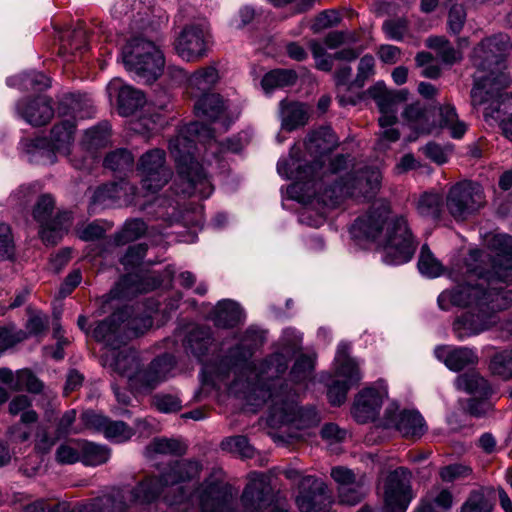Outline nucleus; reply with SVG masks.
<instances>
[{
  "label": "nucleus",
  "instance_id": "nucleus-1",
  "mask_svg": "<svg viewBox=\"0 0 512 512\" xmlns=\"http://www.w3.org/2000/svg\"><path fill=\"white\" fill-rule=\"evenodd\" d=\"M202 470L199 460H176L132 487L110 489L114 511L152 512L161 499L174 512H234V489L226 481L210 476L194 488L181 485L199 479Z\"/></svg>",
  "mask_w": 512,
  "mask_h": 512
},
{
  "label": "nucleus",
  "instance_id": "nucleus-2",
  "mask_svg": "<svg viewBox=\"0 0 512 512\" xmlns=\"http://www.w3.org/2000/svg\"><path fill=\"white\" fill-rule=\"evenodd\" d=\"M491 269L469 268L468 278L451 290L443 291L437 299L442 310L450 306L469 307L456 317L452 330L460 341L479 335L498 322L496 312L512 305V292L501 283H512V237L495 234L488 240Z\"/></svg>",
  "mask_w": 512,
  "mask_h": 512
},
{
  "label": "nucleus",
  "instance_id": "nucleus-3",
  "mask_svg": "<svg viewBox=\"0 0 512 512\" xmlns=\"http://www.w3.org/2000/svg\"><path fill=\"white\" fill-rule=\"evenodd\" d=\"M251 338L253 345L246 346L241 343L229 351V355L220 361L219 364H205L204 372L215 378L224 381L230 373L235 375L233 385L246 383V389L257 395L264 402L271 401L268 422L271 426L293 425L297 429H303L318 424L319 415L313 407H298L295 395L284 389L282 386L278 391L272 390L269 381H275L288 368L289 357L283 352H277L265 361L256 365L250 361L253 349L261 341H258V334L248 329L244 342Z\"/></svg>",
  "mask_w": 512,
  "mask_h": 512
},
{
  "label": "nucleus",
  "instance_id": "nucleus-4",
  "mask_svg": "<svg viewBox=\"0 0 512 512\" xmlns=\"http://www.w3.org/2000/svg\"><path fill=\"white\" fill-rule=\"evenodd\" d=\"M508 50V38L502 34L483 39L473 49L471 60L476 72L471 104L483 106L485 120L499 123L505 137L512 141V93H502L511 82L506 72Z\"/></svg>",
  "mask_w": 512,
  "mask_h": 512
},
{
  "label": "nucleus",
  "instance_id": "nucleus-5",
  "mask_svg": "<svg viewBox=\"0 0 512 512\" xmlns=\"http://www.w3.org/2000/svg\"><path fill=\"white\" fill-rule=\"evenodd\" d=\"M337 146L338 138L334 131L330 127H321L310 133L305 142L308 154L314 159L311 165L301 158V149L297 145L290 149L288 158L278 161L279 175L293 180L287 189L290 198L302 203L310 202L322 191L328 178L347 167V157L337 155L324 168V158Z\"/></svg>",
  "mask_w": 512,
  "mask_h": 512
},
{
  "label": "nucleus",
  "instance_id": "nucleus-6",
  "mask_svg": "<svg viewBox=\"0 0 512 512\" xmlns=\"http://www.w3.org/2000/svg\"><path fill=\"white\" fill-rule=\"evenodd\" d=\"M196 142H207V149L212 154L217 151L238 153L243 146L238 138L216 141L215 129L200 122L190 123L169 141V151L176 162L180 181L175 185V192L188 197L208 198L213 192V186L203 167L194 158L198 150Z\"/></svg>",
  "mask_w": 512,
  "mask_h": 512
},
{
  "label": "nucleus",
  "instance_id": "nucleus-7",
  "mask_svg": "<svg viewBox=\"0 0 512 512\" xmlns=\"http://www.w3.org/2000/svg\"><path fill=\"white\" fill-rule=\"evenodd\" d=\"M356 239L375 242L383 248V261L389 265L409 262L416 250L413 234L403 215H391L387 202L374 203L351 227Z\"/></svg>",
  "mask_w": 512,
  "mask_h": 512
},
{
  "label": "nucleus",
  "instance_id": "nucleus-8",
  "mask_svg": "<svg viewBox=\"0 0 512 512\" xmlns=\"http://www.w3.org/2000/svg\"><path fill=\"white\" fill-rule=\"evenodd\" d=\"M330 181L333 185L323 186L317 196L322 194L336 205L346 197L365 200L374 198L381 188L382 174L378 168L365 167L341 177L336 174L328 178L326 183Z\"/></svg>",
  "mask_w": 512,
  "mask_h": 512
},
{
  "label": "nucleus",
  "instance_id": "nucleus-9",
  "mask_svg": "<svg viewBox=\"0 0 512 512\" xmlns=\"http://www.w3.org/2000/svg\"><path fill=\"white\" fill-rule=\"evenodd\" d=\"M122 61L128 71L135 73L145 83L154 82L164 67L161 51L153 42L140 37L129 40L123 47Z\"/></svg>",
  "mask_w": 512,
  "mask_h": 512
},
{
  "label": "nucleus",
  "instance_id": "nucleus-10",
  "mask_svg": "<svg viewBox=\"0 0 512 512\" xmlns=\"http://www.w3.org/2000/svg\"><path fill=\"white\" fill-rule=\"evenodd\" d=\"M240 503L244 512H290L287 503L276 499L270 477L260 472L248 475Z\"/></svg>",
  "mask_w": 512,
  "mask_h": 512
},
{
  "label": "nucleus",
  "instance_id": "nucleus-11",
  "mask_svg": "<svg viewBox=\"0 0 512 512\" xmlns=\"http://www.w3.org/2000/svg\"><path fill=\"white\" fill-rule=\"evenodd\" d=\"M349 349L347 343L339 344L335 356V377L326 382L327 396L334 406L343 404L349 389L362 379L358 364L349 357Z\"/></svg>",
  "mask_w": 512,
  "mask_h": 512
},
{
  "label": "nucleus",
  "instance_id": "nucleus-12",
  "mask_svg": "<svg viewBox=\"0 0 512 512\" xmlns=\"http://www.w3.org/2000/svg\"><path fill=\"white\" fill-rule=\"evenodd\" d=\"M54 208V198L44 194L38 198L32 211L33 219L39 224V236L46 245L57 244L70 227V213H57L52 217Z\"/></svg>",
  "mask_w": 512,
  "mask_h": 512
},
{
  "label": "nucleus",
  "instance_id": "nucleus-13",
  "mask_svg": "<svg viewBox=\"0 0 512 512\" xmlns=\"http://www.w3.org/2000/svg\"><path fill=\"white\" fill-rule=\"evenodd\" d=\"M485 205L482 187L472 181H462L450 187L446 196V208L457 221H464Z\"/></svg>",
  "mask_w": 512,
  "mask_h": 512
},
{
  "label": "nucleus",
  "instance_id": "nucleus-14",
  "mask_svg": "<svg viewBox=\"0 0 512 512\" xmlns=\"http://www.w3.org/2000/svg\"><path fill=\"white\" fill-rule=\"evenodd\" d=\"M137 170L141 176L142 189L149 194L160 191L172 177L162 149L155 148L144 153L138 161Z\"/></svg>",
  "mask_w": 512,
  "mask_h": 512
},
{
  "label": "nucleus",
  "instance_id": "nucleus-15",
  "mask_svg": "<svg viewBox=\"0 0 512 512\" xmlns=\"http://www.w3.org/2000/svg\"><path fill=\"white\" fill-rule=\"evenodd\" d=\"M209 42V25L201 21L186 25L175 39L174 48L183 60L195 62L206 56Z\"/></svg>",
  "mask_w": 512,
  "mask_h": 512
},
{
  "label": "nucleus",
  "instance_id": "nucleus-16",
  "mask_svg": "<svg viewBox=\"0 0 512 512\" xmlns=\"http://www.w3.org/2000/svg\"><path fill=\"white\" fill-rule=\"evenodd\" d=\"M383 512H406L412 498L410 473L399 467L391 471L383 481Z\"/></svg>",
  "mask_w": 512,
  "mask_h": 512
},
{
  "label": "nucleus",
  "instance_id": "nucleus-17",
  "mask_svg": "<svg viewBox=\"0 0 512 512\" xmlns=\"http://www.w3.org/2000/svg\"><path fill=\"white\" fill-rule=\"evenodd\" d=\"M176 359L172 354L164 353L154 358L149 365L138 370L132 378V389L140 393H149L172 377Z\"/></svg>",
  "mask_w": 512,
  "mask_h": 512
},
{
  "label": "nucleus",
  "instance_id": "nucleus-18",
  "mask_svg": "<svg viewBox=\"0 0 512 512\" xmlns=\"http://www.w3.org/2000/svg\"><path fill=\"white\" fill-rule=\"evenodd\" d=\"M383 425L386 428H395L406 438H420L427 430L425 420L419 412L399 411L396 403H391L385 409Z\"/></svg>",
  "mask_w": 512,
  "mask_h": 512
},
{
  "label": "nucleus",
  "instance_id": "nucleus-19",
  "mask_svg": "<svg viewBox=\"0 0 512 512\" xmlns=\"http://www.w3.org/2000/svg\"><path fill=\"white\" fill-rule=\"evenodd\" d=\"M368 95L372 98L380 113V127L394 125L397 121L398 106L407 100L408 91L406 89L389 90L383 82H377L371 86Z\"/></svg>",
  "mask_w": 512,
  "mask_h": 512
},
{
  "label": "nucleus",
  "instance_id": "nucleus-20",
  "mask_svg": "<svg viewBox=\"0 0 512 512\" xmlns=\"http://www.w3.org/2000/svg\"><path fill=\"white\" fill-rule=\"evenodd\" d=\"M92 203L102 207L139 205L141 209H146L145 205L139 201L137 187L124 180L98 187L92 196Z\"/></svg>",
  "mask_w": 512,
  "mask_h": 512
},
{
  "label": "nucleus",
  "instance_id": "nucleus-21",
  "mask_svg": "<svg viewBox=\"0 0 512 512\" xmlns=\"http://www.w3.org/2000/svg\"><path fill=\"white\" fill-rule=\"evenodd\" d=\"M387 395V385L384 380H378L372 386L360 391L352 407V415L355 420L359 423L374 420L378 416L383 399Z\"/></svg>",
  "mask_w": 512,
  "mask_h": 512
},
{
  "label": "nucleus",
  "instance_id": "nucleus-22",
  "mask_svg": "<svg viewBox=\"0 0 512 512\" xmlns=\"http://www.w3.org/2000/svg\"><path fill=\"white\" fill-rule=\"evenodd\" d=\"M112 502L113 499L108 491L84 504L60 502L51 506L45 501H36L27 505L23 512H115Z\"/></svg>",
  "mask_w": 512,
  "mask_h": 512
},
{
  "label": "nucleus",
  "instance_id": "nucleus-23",
  "mask_svg": "<svg viewBox=\"0 0 512 512\" xmlns=\"http://www.w3.org/2000/svg\"><path fill=\"white\" fill-rule=\"evenodd\" d=\"M102 364L120 376L126 377L130 388H132V378L138 374L141 360L135 349L120 346L119 348L109 349L103 354Z\"/></svg>",
  "mask_w": 512,
  "mask_h": 512
},
{
  "label": "nucleus",
  "instance_id": "nucleus-24",
  "mask_svg": "<svg viewBox=\"0 0 512 512\" xmlns=\"http://www.w3.org/2000/svg\"><path fill=\"white\" fill-rule=\"evenodd\" d=\"M194 110L198 118L218 124L223 131H226L233 121L228 111V104L216 93L197 98Z\"/></svg>",
  "mask_w": 512,
  "mask_h": 512
},
{
  "label": "nucleus",
  "instance_id": "nucleus-25",
  "mask_svg": "<svg viewBox=\"0 0 512 512\" xmlns=\"http://www.w3.org/2000/svg\"><path fill=\"white\" fill-rule=\"evenodd\" d=\"M434 355L449 370L454 372L475 366L479 362L476 349L466 346L439 345L435 347Z\"/></svg>",
  "mask_w": 512,
  "mask_h": 512
},
{
  "label": "nucleus",
  "instance_id": "nucleus-26",
  "mask_svg": "<svg viewBox=\"0 0 512 512\" xmlns=\"http://www.w3.org/2000/svg\"><path fill=\"white\" fill-rule=\"evenodd\" d=\"M125 312L120 310L112 313L108 318L97 323L93 330V337L104 343L109 349L119 348L126 343L124 327L121 320H124Z\"/></svg>",
  "mask_w": 512,
  "mask_h": 512
},
{
  "label": "nucleus",
  "instance_id": "nucleus-27",
  "mask_svg": "<svg viewBox=\"0 0 512 512\" xmlns=\"http://www.w3.org/2000/svg\"><path fill=\"white\" fill-rule=\"evenodd\" d=\"M18 114L33 126L47 124L54 115L51 99L38 96L33 99H23L16 106Z\"/></svg>",
  "mask_w": 512,
  "mask_h": 512
},
{
  "label": "nucleus",
  "instance_id": "nucleus-28",
  "mask_svg": "<svg viewBox=\"0 0 512 512\" xmlns=\"http://www.w3.org/2000/svg\"><path fill=\"white\" fill-rule=\"evenodd\" d=\"M107 90L111 97L113 95L117 96L118 112L122 116L132 115L145 103L144 95L140 90L129 85H123L119 78L110 81Z\"/></svg>",
  "mask_w": 512,
  "mask_h": 512
},
{
  "label": "nucleus",
  "instance_id": "nucleus-29",
  "mask_svg": "<svg viewBox=\"0 0 512 512\" xmlns=\"http://www.w3.org/2000/svg\"><path fill=\"white\" fill-rule=\"evenodd\" d=\"M75 123L71 120H63L54 125L50 132L49 147L53 152L63 155L70 154V148L74 140ZM47 162L54 163V153L47 152Z\"/></svg>",
  "mask_w": 512,
  "mask_h": 512
},
{
  "label": "nucleus",
  "instance_id": "nucleus-30",
  "mask_svg": "<svg viewBox=\"0 0 512 512\" xmlns=\"http://www.w3.org/2000/svg\"><path fill=\"white\" fill-rule=\"evenodd\" d=\"M59 55L66 62L75 61L87 47V33L82 27L67 29L59 37Z\"/></svg>",
  "mask_w": 512,
  "mask_h": 512
},
{
  "label": "nucleus",
  "instance_id": "nucleus-31",
  "mask_svg": "<svg viewBox=\"0 0 512 512\" xmlns=\"http://www.w3.org/2000/svg\"><path fill=\"white\" fill-rule=\"evenodd\" d=\"M209 319L219 328H233L242 322L244 313L237 302L223 299L210 312Z\"/></svg>",
  "mask_w": 512,
  "mask_h": 512
},
{
  "label": "nucleus",
  "instance_id": "nucleus-32",
  "mask_svg": "<svg viewBox=\"0 0 512 512\" xmlns=\"http://www.w3.org/2000/svg\"><path fill=\"white\" fill-rule=\"evenodd\" d=\"M120 312L126 313L124 320H121L126 340L138 337L152 327L153 319L151 312L142 311L139 307H125L120 309Z\"/></svg>",
  "mask_w": 512,
  "mask_h": 512
},
{
  "label": "nucleus",
  "instance_id": "nucleus-33",
  "mask_svg": "<svg viewBox=\"0 0 512 512\" xmlns=\"http://www.w3.org/2000/svg\"><path fill=\"white\" fill-rule=\"evenodd\" d=\"M219 79L214 67H204L194 72L187 81V93L192 98H200L212 94L210 91Z\"/></svg>",
  "mask_w": 512,
  "mask_h": 512
},
{
  "label": "nucleus",
  "instance_id": "nucleus-34",
  "mask_svg": "<svg viewBox=\"0 0 512 512\" xmlns=\"http://www.w3.org/2000/svg\"><path fill=\"white\" fill-rule=\"evenodd\" d=\"M59 110L62 114H72L75 118H88L94 113L92 100L86 94L68 93L60 102Z\"/></svg>",
  "mask_w": 512,
  "mask_h": 512
},
{
  "label": "nucleus",
  "instance_id": "nucleus-35",
  "mask_svg": "<svg viewBox=\"0 0 512 512\" xmlns=\"http://www.w3.org/2000/svg\"><path fill=\"white\" fill-rule=\"evenodd\" d=\"M280 116L282 128L287 131L304 126L309 118L308 109L304 104L286 101L280 103Z\"/></svg>",
  "mask_w": 512,
  "mask_h": 512
},
{
  "label": "nucleus",
  "instance_id": "nucleus-36",
  "mask_svg": "<svg viewBox=\"0 0 512 512\" xmlns=\"http://www.w3.org/2000/svg\"><path fill=\"white\" fill-rule=\"evenodd\" d=\"M212 342V333L209 328L196 327L186 336L184 348L187 353H190L199 361H202Z\"/></svg>",
  "mask_w": 512,
  "mask_h": 512
},
{
  "label": "nucleus",
  "instance_id": "nucleus-37",
  "mask_svg": "<svg viewBox=\"0 0 512 512\" xmlns=\"http://www.w3.org/2000/svg\"><path fill=\"white\" fill-rule=\"evenodd\" d=\"M455 387L474 396H491L492 394L489 382L476 371L457 376Z\"/></svg>",
  "mask_w": 512,
  "mask_h": 512
},
{
  "label": "nucleus",
  "instance_id": "nucleus-38",
  "mask_svg": "<svg viewBox=\"0 0 512 512\" xmlns=\"http://www.w3.org/2000/svg\"><path fill=\"white\" fill-rule=\"evenodd\" d=\"M452 504L453 496L448 489L434 488L421 500L417 512H447Z\"/></svg>",
  "mask_w": 512,
  "mask_h": 512
},
{
  "label": "nucleus",
  "instance_id": "nucleus-39",
  "mask_svg": "<svg viewBox=\"0 0 512 512\" xmlns=\"http://www.w3.org/2000/svg\"><path fill=\"white\" fill-rule=\"evenodd\" d=\"M439 127L447 129L454 139H460L467 131V125L458 118L456 108L451 104L439 107Z\"/></svg>",
  "mask_w": 512,
  "mask_h": 512
},
{
  "label": "nucleus",
  "instance_id": "nucleus-40",
  "mask_svg": "<svg viewBox=\"0 0 512 512\" xmlns=\"http://www.w3.org/2000/svg\"><path fill=\"white\" fill-rule=\"evenodd\" d=\"M81 449V458L85 466H98L106 463L110 456L111 450L105 445L96 444L94 442L81 440L79 442Z\"/></svg>",
  "mask_w": 512,
  "mask_h": 512
},
{
  "label": "nucleus",
  "instance_id": "nucleus-41",
  "mask_svg": "<svg viewBox=\"0 0 512 512\" xmlns=\"http://www.w3.org/2000/svg\"><path fill=\"white\" fill-rule=\"evenodd\" d=\"M425 44L437 52L443 63L453 65L462 60V52L454 48L444 36H430Z\"/></svg>",
  "mask_w": 512,
  "mask_h": 512
},
{
  "label": "nucleus",
  "instance_id": "nucleus-42",
  "mask_svg": "<svg viewBox=\"0 0 512 512\" xmlns=\"http://www.w3.org/2000/svg\"><path fill=\"white\" fill-rule=\"evenodd\" d=\"M297 75L293 70L275 69L264 75L261 86L265 93H270L275 89L294 85Z\"/></svg>",
  "mask_w": 512,
  "mask_h": 512
},
{
  "label": "nucleus",
  "instance_id": "nucleus-43",
  "mask_svg": "<svg viewBox=\"0 0 512 512\" xmlns=\"http://www.w3.org/2000/svg\"><path fill=\"white\" fill-rule=\"evenodd\" d=\"M402 117L412 129L421 133L430 131L428 111L420 102L406 106Z\"/></svg>",
  "mask_w": 512,
  "mask_h": 512
},
{
  "label": "nucleus",
  "instance_id": "nucleus-44",
  "mask_svg": "<svg viewBox=\"0 0 512 512\" xmlns=\"http://www.w3.org/2000/svg\"><path fill=\"white\" fill-rule=\"evenodd\" d=\"M443 199L434 192H424L417 200L416 209L419 215L439 219L442 211Z\"/></svg>",
  "mask_w": 512,
  "mask_h": 512
},
{
  "label": "nucleus",
  "instance_id": "nucleus-45",
  "mask_svg": "<svg viewBox=\"0 0 512 512\" xmlns=\"http://www.w3.org/2000/svg\"><path fill=\"white\" fill-rule=\"evenodd\" d=\"M368 492V484L364 475L359 476V481L353 485L338 488V499L344 505H356L362 501Z\"/></svg>",
  "mask_w": 512,
  "mask_h": 512
},
{
  "label": "nucleus",
  "instance_id": "nucleus-46",
  "mask_svg": "<svg viewBox=\"0 0 512 512\" xmlns=\"http://www.w3.org/2000/svg\"><path fill=\"white\" fill-rule=\"evenodd\" d=\"M133 164L134 157L132 153L124 148L111 151L106 155L103 161L105 168L119 173L131 170Z\"/></svg>",
  "mask_w": 512,
  "mask_h": 512
},
{
  "label": "nucleus",
  "instance_id": "nucleus-47",
  "mask_svg": "<svg viewBox=\"0 0 512 512\" xmlns=\"http://www.w3.org/2000/svg\"><path fill=\"white\" fill-rule=\"evenodd\" d=\"M418 269L420 273L428 278H436L443 274L442 263L433 255L428 245L421 247Z\"/></svg>",
  "mask_w": 512,
  "mask_h": 512
},
{
  "label": "nucleus",
  "instance_id": "nucleus-48",
  "mask_svg": "<svg viewBox=\"0 0 512 512\" xmlns=\"http://www.w3.org/2000/svg\"><path fill=\"white\" fill-rule=\"evenodd\" d=\"M147 230L145 222L141 219L127 220L122 229L114 236L117 245H125L140 238Z\"/></svg>",
  "mask_w": 512,
  "mask_h": 512
},
{
  "label": "nucleus",
  "instance_id": "nucleus-49",
  "mask_svg": "<svg viewBox=\"0 0 512 512\" xmlns=\"http://www.w3.org/2000/svg\"><path fill=\"white\" fill-rule=\"evenodd\" d=\"M150 278L139 279L138 275L128 274L121 278L118 283V287L126 290V293H143L157 288L160 285V281L156 279H152L150 283Z\"/></svg>",
  "mask_w": 512,
  "mask_h": 512
},
{
  "label": "nucleus",
  "instance_id": "nucleus-50",
  "mask_svg": "<svg viewBox=\"0 0 512 512\" xmlns=\"http://www.w3.org/2000/svg\"><path fill=\"white\" fill-rule=\"evenodd\" d=\"M186 447L179 440L169 438H154L146 447L147 453L164 455H182Z\"/></svg>",
  "mask_w": 512,
  "mask_h": 512
},
{
  "label": "nucleus",
  "instance_id": "nucleus-51",
  "mask_svg": "<svg viewBox=\"0 0 512 512\" xmlns=\"http://www.w3.org/2000/svg\"><path fill=\"white\" fill-rule=\"evenodd\" d=\"M221 449L230 453L238 454L244 458H252L254 449L249 444L248 438L243 435L226 437L222 440Z\"/></svg>",
  "mask_w": 512,
  "mask_h": 512
},
{
  "label": "nucleus",
  "instance_id": "nucleus-52",
  "mask_svg": "<svg viewBox=\"0 0 512 512\" xmlns=\"http://www.w3.org/2000/svg\"><path fill=\"white\" fill-rule=\"evenodd\" d=\"M489 370L503 379L512 378V350L496 353L490 360Z\"/></svg>",
  "mask_w": 512,
  "mask_h": 512
},
{
  "label": "nucleus",
  "instance_id": "nucleus-53",
  "mask_svg": "<svg viewBox=\"0 0 512 512\" xmlns=\"http://www.w3.org/2000/svg\"><path fill=\"white\" fill-rule=\"evenodd\" d=\"M110 136V127L103 123L91 129H88L83 139V145L89 149H97L107 144Z\"/></svg>",
  "mask_w": 512,
  "mask_h": 512
},
{
  "label": "nucleus",
  "instance_id": "nucleus-54",
  "mask_svg": "<svg viewBox=\"0 0 512 512\" xmlns=\"http://www.w3.org/2000/svg\"><path fill=\"white\" fill-rule=\"evenodd\" d=\"M105 438L115 443H123L131 439L134 429L123 421H112L109 419L103 432Z\"/></svg>",
  "mask_w": 512,
  "mask_h": 512
},
{
  "label": "nucleus",
  "instance_id": "nucleus-55",
  "mask_svg": "<svg viewBox=\"0 0 512 512\" xmlns=\"http://www.w3.org/2000/svg\"><path fill=\"white\" fill-rule=\"evenodd\" d=\"M24 389L31 393H39L43 389V383L29 369H22L16 372L13 391Z\"/></svg>",
  "mask_w": 512,
  "mask_h": 512
},
{
  "label": "nucleus",
  "instance_id": "nucleus-56",
  "mask_svg": "<svg viewBox=\"0 0 512 512\" xmlns=\"http://www.w3.org/2000/svg\"><path fill=\"white\" fill-rule=\"evenodd\" d=\"M79 442L81 440H73L61 444L55 453V459L60 464H74L80 461L81 449Z\"/></svg>",
  "mask_w": 512,
  "mask_h": 512
},
{
  "label": "nucleus",
  "instance_id": "nucleus-57",
  "mask_svg": "<svg viewBox=\"0 0 512 512\" xmlns=\"http://www.w3.org/2000/svg\"><path fill=\"white\" fill-rule=\"evenodd\" d=\"M313 369V359L309 356L301 355L295 361L290 374L294 382L301 383L311 377Z\"/></svg>",
  "mask_w": 512,
  "mask_h": 512
},
{
  "label": "nucleus",
  "instance_id": "nucleus-58",
  "mask_svg": "<svg viewBox=\"0 0 512 512\" xmlns=\"http://www.w3.org/2000/svg\"><path fill=\"white\" fill-rule=\"evenodd\" d=\"M152 405L162 413H174L181 410L182 401L176 395L159 393L153 396Z\"/></svg>",
  "mask_w": 512,
  "mask_h": 512
},
{
  "label": "nucleus",
  "instance_id": "nucleus-59",
  "mask_svg": "<svg viewBox=\"0 0 512 512\" xmlns=\"http://www.w3.org/2000/svg\"><path fill=\"white\" fill-rule=\"evenodd\" d=\"M492 507L484 493L472 491L461 507V512H491Z\"/></svg>",
  "mask_w": 512,
  "mask_h": 512
},
{
  "label": "nucleus",
  "instance_id": "nucleus-60",
  "mask_svg": "<svg viewBox=\"0 0 512 512\" xmlns=\"http://www.w3.org/2000/svg\"><path fill=\"white\" fill-rule=\"evenodd\" d=\"M383 31L389 39L402 41L408 32V22L404 18L386 20L383 23Z\"/></svg>",
  "mask_w": 512,
  "mask_h": 512
},
{
  "label": "nucleus",
  "instance_id": "nucleus-61",
  "mask_svg": "<svg viewBox=\"0 0 512 512\" xmlns=\"http://www.w3.org/2000/svg\"><path fill=\"white\" fill-rule=\"evenodd\" d=\"M153 206L157 210L153 213L157 219H163L166 223L172 224L177 219V207L164 198H156Z\"/></svg>",
  "mask_w": 512,
  "mask_h": 512
},
{
  "label": "nucleus",
  "instance_id": "nucleus-62",
  "mask_svg": "<svg viewBox=\"0 0 512 512\" xmlns=\"http://www.w3.org/2000/svg\"><path fill=\"white\" fill-rule=\"evenodd\" d=\"M144 9V5L141 0H120L118 1L112 10L115 17L127 16L129 19L135 17V12L141 14Z\"/></svg>",
  "mask_w": 512,
  "mask_h": 512
},
{
  "label": "nucleus",
  "instance_id": "nucleus-63",
  "mask_svg": "<svg viewBox=\"0 0 512 512\" xmlns=\"http://www.w3.org/2000/svg\"><path fill=\"white\" fill-rule=\"evenodd\" d=\"M15 251L13 236L9 225L0 224V259L6 260L13 257Z\"/></svg>",
  "mask_w": 512,
  "mask_h": 512
},
{
  "label": "nucleus",
  "instance_id": "nucleus-64",
  "mask_svg": "<svg viewBox=\"0 0 512 512\" xmlns=\"http://www.w3.org/2000/svg\"><path fill=\"white\" fill-rule=\"evenodd\" d=\"M490 396H474L468 400L467 411L474 417L486 416L493 409Z\"/></svg>",
  "mask_w": 512,
  "mask_h": 512
}]
</instances>
